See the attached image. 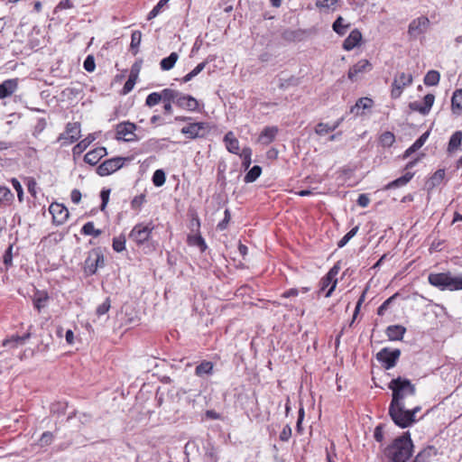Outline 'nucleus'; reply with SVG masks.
<instances>
[{
	"instance_id": "nucleus-27",
	"label": "nucleus",
	"mask_w": 462,
	"mask_h": 462,
	"mask_svg": "<svg viewBox=\"0 0 462 462\" xmlns=\"http://www.w3.org/2000/svg\"><path fill=\"white\" fill-rule=\"evenodd\" d=\"M412 177H413V173L406 172L402 177H400V178L389 182L387 185H385L383 189L387 190V189L402 187V186L406 185L412 179Z\"/></svg>"
},
{
	"instance_id": "nucleus-30",
	"label": "nucleus",
	"mask_w": 462,
	"mask_h": 462,
	"mask_svg": "<svg viewBox=\"0 0 462 462\" xmlns=\"http://www.w3.org/2000/svg\"><path fill=\"white\" fill-rule=\"evenodd\" d=\"M451 108L454 114H460L462 111V89L454 91L451 97Z\"/></svg>"
},
{
	"instance_id": "nucleus-33",
	"label": "nucleus",
	"mask_w": 462,
	"mask_h": 462,
	"mask_svg": "<svg viewBox=\"0 0 462 462\" xmlns=\"http://www.w3.org/2000/svg\"><path fill=\"white\" fill-rule=\"evenodd\" d=\"M179 59V55L177 52H171L168 57L162 59L160 62L161 69L162 70H170L171 69L177 60Z\"/></svg>"
},
{
	"instance_id": "nucleus-31",
	"label": "nucleus",
	"mask_w": 462,
	"mask_h": 462,
	"mask_svg": "<svg viewBox=\"0 0 462 462\" xmlns=\"http://www.w3.org/2000/svg\"><path fill=\"white\" fill-rule=\"evenodd\" d=\"M30 337V334L23 336H12L10 338H6L3 341L4 346L16 347L23 345L25 341Z\"/></svg>"
},
{
	"instance_id": "nucleus-8",
	"label": "nucleus",
	"mask_w": 462,
	"mask_h": 462,
	"mask_svg": "<svg viewBox=\"0 0 462 462\" xmlns=\"http://www.w3.org/2000/svg\"><path fill=\"white\" fill-rule=\"evenodd\" d=\"M430 21L427 16L421 15L413 19L408 26V36L411 40H416L419 36L426 33L430 28Z\"/></svg>"
},
{
	"instance_id": "nucleus-51",
	"label": "nucleus",
	"mask_w": 462,
	"mask_h": 462,
	"mask_svg": "<svg viewBox=\"0 0 462 462\" xmlns=\"http://www.w3.org/2000/svg\"><path fill=\"white\" fill-rule=\"evenodd\" d=\"M315 132L319 135H324L329 132H333V130L328 124L319 123L315 127Z\"/></svg>"
},
{
	"instance_id": "nucleus-19",
	"label": "nucleus",
	"mask_w": 462,
	"mask_h": 462,
	"mask_svg": "<svg viewBox=\"0 0 462 462\" xmlns=\"http://www.w3.org/2000/svg\"><path fill=\"white\" fill-rule=\"evenodd\" d=\"M362 40V33L358 29L353 30L349 35L343 42V49L345 51H351L356 47Z\"/></svg>"
},
{
	"instance_id": "nucleus-44",
	"label": "nucleus",
	"mask_w": 462,
	"mask_h": 462,
	"mask_svg": "<svg viewBox=\"0 0 462 462\" xmlns=\"http://www.w3.org/2000/svg\"><path fill=\"white\" fill-rule=\"evenodd\" d=\"M111 308V300L110 298H106L103 303L97 306L96 310V315L100 318L106 315Z\"/></svg>"
},
{
	"instance_id": "nucleus-29",
	"label": "nucleus",
	"mask_w": 462,
	"mask_h": 462,
	"mask_svg": "<svg viewBox=\"0 0 462 462\" xmlns=\"http://www.w3.org/2000/svg\"><path fill=\"white\" fill-rule=\"evenodd\" d=\"M187 242L190 246L199 247L200 252H205L208 248L204 238L199 234L188 236Z\"/></svg>"
},
{
	"instance_id": "nucleus-12",
	"label": "nucleus",
	"mask_w": 462,
	"mask_h": 462,
	"mask_svg": "<svg viewBox=\"0 0 462 462\" xmlns=\"http://www.w3.org/2000/svg\"><path fill=\"white\" fill-rule=\"evenodd\" d=\"M340 270V266L338 263H336L328 272V273L320 280V289L319 291H325L328 286L329 289L325 294V297L328 298L331 296L332 292L335 291L337 280L336 279V276L337 275L338 272Z\"/></svg>"
},
{
	"instance_id": "nucleus-1",
	"label": "nucleus",
	"mask_w": 462,
	"mask_h": 462,
	"mask_svg": "<svg viewBox=\"0 0 462 462\" xmlns=\"http://www.w3.org/2000/svg\"><path fill=\"white\" fill-rule=\"evenodd\" d=\"M388 388L393 392L389 406L391 419L400 428L405 429L411 426L416 421L415 415L421 408L417 405L412 409H406L404 399L415 395V385L409 379L398 376L389 383Z\"/></svg>"
},
{
	"instance_id": "nucleus-21",
	"label": "nucleus",
	"mask_w": 462,
	"mask_h": 462,
	"mask_svg": "<svg viewBox=\"0 0 462 462\" xmlns=\"http://www.w3.org/2000/svg\"><path fill=\"white\" fill-rule=\"evenodd\" d=\"M224 142L228 152L238 154L240 150L239 142L233 132L229 131L225 134Z\"/></svg>"
},
{
	"instance_id": "nucleus-35",
	"label": "nucleus",
	"mask_w": 462,
	"mask_h": 462,
	"mask_svg": "<svg viewBox=\"0 0 462 462\" xmlns=\"http://www.w3.org/2000/svg\"><path fill=\"white\" fill-rule=\"evenodd\" d=\"M164 98V89L162 92H152L149 94L145 99V106L152 107L158 105Z\"/></svg>"
},
{
	"instance_id": "nucleus-24",
	"label": "nucleus",
	"mask_w": 462,
	"mask_h": 462,
	"mask_svg": "<svg viewBox=\"0 0 462 462\" xmlns=\"http://www.w3.org/2000/svg\"><path fill=\"white\" fill-rule=\"evenodd\" d=\"M406 328L401 325H391L386 328V335L390 340H402Z\"/></svg>"
},
{
	"instance_id": "nucleus-5",
	"label": "nucleus",
	"mask_w": 462,
	"mask_h": 462,
	"mask_svg": "<svg viewBox=\"0 0 462 462\" xmlns=\"http://www.w3.org/2000/svg\"><path fill=\"white\" fill-rule=\"evenodd\" d=\"M154 229L152 222L136 224L129 234V239L136 245H141L147 242Z\"/></svg>"
},
{
	"instance_id": "nucleus-60",
	"label": "nucleus",
	"mask_w": 462,
	"mask_h": 462,
	"mask_svg": "<svg viewBox=\"0 0 462 462\" xmlns=\"http://www.w3.org/2000/svg\"><path fill=\"white\" fill-rule=\"evenodd\" d=\"M365 293H366V290H365L363 291V293L361 294L360 298L358 299V300L356 302V308H355V311H354V315H353L352 323L354 322L355 319L356 318L357 314L359 313L361 305H362V303L364 302V300L365 299Z\"/></svg>"
},
{
	"instance_id": "nucleus-64",
	"label": "nucleus",
	"mask_w": 462,
	"mask_h": 462,
	"mask_svg": "<svg viewBox=\"0 0 462 462\" xmlns=\"http://www.w3.org/2000/svg\"><path fill=\"white\" fill-rule=\"evenodd\" d=\"M356 202H357L358 206H360L362 208H365L369 205L370 199L368 198V196L366 194H360Z\"/></svg>"
},
{
	"instance_id": "nucleus-16",
	"label": "nucleus",
	"mask_w": 462,
	"mask_h": 462,
	"mask_svg": "<svg viewBox=\"0 0 462 462\" xmlns=\"http://www.w3.org/2000/svg\"><path fill=\"white\" fill-rule=\"evenodd\" d=\"M373 66L367 60H360L354 66H352L347 73V77L351 81H356L358 79V75L370 71Z\"/></svg>"
},
{
	"instance_id": "nucleus-32",
	"label": "nucleus",
	"mask_w": 462,
	"mask_h": 462,
	"mask_svg": "<svg viewBox=\"0 0 462 462\" xmlns=\"http://www.w3.org/2000/svg\"><path fill=\"white\" fill-rule=\"evenodd\" d=\"M462 142V131L455 132L448 142V152L449 153L454 152L458 149Z\"/></svg>"
},
{
	"instance_id": "nucleus-57",
	"label": "nucleus",
	"mask_w": 462,
	"mask_h": 462,
	"mask_svg": "<svg viewBox=\"0 0 462 462\" xmlns=\"http://www.w3.org/2000/svg\"><path fill=\"white\" fill-rule=\"evenodd\" d=\"M291 436V428L289 425H285L280 433V440L288 441Z\"/></svg>"
},
{
	"instance_id": "nucleus-45",
	"label": "nucleus",
	"mask_w": 462,
	"mask_h": 462,
	"mask_svg": "<svg viewBox=\"0 0 462 462\" xmlns=\"http://www.w3.org/2000/svg\"><path fill=\"white\" fill-rule=\"evenodd\" d=\"M165 172L162 170H156L152 175V182L154 186L161 187L165 183Z\"/></svg>"
},
{
	"instance_id": "nucleus-18",
	"label": "nucleus",
	"mask_w": 462,
	"mask_h": 462,
	"mask_svg": "<svg viewBox=\"0 0 462 462\" xmlns=\"http://www.w3.org/2000/svg\"><path fill=\"white\" fill-rule=\"evenodd\" d=\"M278 134L277 126H266L261 132L257 142L263 145H268L273 143Z\"/></svg>"
},
{
	"instance_id": "nucleus-34",
	"label": "nucleus",
	"mask_w": 462,
	"mask_h": 462,
	"mask_svg": "<svg viewBox=\"0 0 462 462\" xmlns=\"http://www.w3.org/2000/svg\"><path fill=\"white\" fill-rule=\"evenodd\" d=\"M214 365L209 361H203L196 366L195 374L198 376H203L204 374H211L213 373Z\"/></svg>"
},
{
	"instance_id": "nucleus-37",
	"label": "nucleus",
	"mask_w": 462,
	"mask_h": 462,
	"mask_svg": "<svg viewBox=\"0 0 462 462\" xmlns=\"http://www.w3.org/2000/svg\"><path fill=\"white\" fill-rule=\"evenodd\" d=\"M440 79V74L437 70H430L424 77V84L426 86H436L439 84Z\"/></svg>"
},
{
	"instance_id": "nucleus-55",
	"label": "nucleus",
	"mask_w": 462,
	"mask_h": 462,
	"mask_svg": "<svg viewBox=\"0 0 462 462\" xmlns=\"http://www.w3.org/2000/svg\"><path fill=\"white\" fill-rule=\"evenodd\" d=\"M12 185L14 187V189L16 190L17 192V197H18V199L19 201H23V187L21 185V183L16 180V179H12Z\"/></svg>"
},
{
	"instance_id": "nucleus-39",
	"label": "nucleus",
	"mask_w": 462,
	"mask_h": 462,
	"mask_svg": "<svg viewBox=\"0 0 462 462\" xmlns=\"http://www.w3.org/2000/svg\"><path fill=\"white\" fill-rule=\"evenodd\" d=\"M379 142L383 147H391L395 142V136L392 132L386 131L381 134Z\"/></svg>"
},
{
	"instance_id": "nucleus-50",
	"label": "nucleus",
	"mask_w": 462,
	"mask_h": 462,
	"mask_svg": "<svg viewBox=\"0 0 462 462\" xmlns=\"http://www.w3.org/2000/svg\"><path fill=\"white\" fill-rule=\"evenodd\" d=\"M397 293L393 294L382 303V305L377 309V314L379 316L384 315L385 311L389 308L390 303L397 297Z\"/></svg>"
},
{
	"instance_id": "nucleus-26",
	"label": "nucleus",
	"mask_w": 462,
	"mask_h": 462,
	"mask_svg": "<svg viewBox=\"0 0 462 462\" xmlns=\"http://www.w3.org/2000/svg\"><path fill=\"white\" fill-rule=\"evenodd\" d=\"M96 140L95 134H89L85 139L81 140L79 143H77L73 149V154L74 155H79L81 154L88 146L89 144Z\"/></svg>"
},
{
	"instance_id": "nucleus-49",
	"label": "nucleus",
	"mask_w": 462,
	"mask_h": 462,
	"mask_svg": "<svg viewBox=\"0 0 462 462\" xmlns=\"http://www.w3.org/2000/svg\"><path fill=\"white\" fill-rule=\"evenodd\" d=\"M435 97L433 94H427L423 98V109H425L426 115L430 111L434 104Z\"/></svg>"
},
{
	"instance_id": "nucleus-53",
	"label": "nucleus",
	"mask_w": 462,
	"mask_h": 462,
	"mask_svg": "<svg viewBox=\"0 0 462 462\" xmlns=\"http://www.w3.org/2000/svg\"><path fill=\"white\" fill-rule=\"evenodd\" d=\"M337 0H317L316 5L317 7L320 9H330L332 8L336 4Z\"/></svg>"
},
{
	"instance_id": "nucleus-38",
	"label": "nucleus",
	"mask_w": 462,
	"mask_h": 462,
	"mask_svg": "<svg viewBox=\"0 0 462 462\" xmlns=\"http://www.w3.org/2000/svg\"><path fill=\"white\" fill-rule=\"evenodd\" d=\"M262 173V168L258 165H254L245 176V182L251 183L255 181Z\"/></svg>"
},
{
	"instance_id": "nucleus-42",
	"label": "nucleus",
	"mask_w": 462,
	"mask_h": 462,
	"mask_svg": "<svg viewBox=\"0 0 462 462\" xmlns=\"http://www.w3.org/2000/svg\"><path fill=\"white\" fill-rule=\"evenodd\" d=\"M142 40V32L140 31H134L133 32L131 35V44L130 47L132 50H135L134 51V54L136 55L138 52V48L140 46Z\"/></svg>"
},
{
	"instance_id": "nucleus-14",
	"label": "nucleus",
	"mask_w": 462,
	"mask_h": 462,
	"mask_svg": "<svg viewBox=\"0 0 462 462\" xmlns=\"http://www.w3.org/2000/svg\"><path fill=\"white\" fill-rule=\"evenodd\" d=\"M80 137V124L78 122L69 123L66 130L59 136L60 141L64 144H71Z\"/></svg>"
},
{
	"instance_id": "nucleus-36",
	"label": "nucleus",
	"mask_w": 462,
	"mask_h": 462,
	"mask_svg": "<svg viewBox=\"0 0 462 462\" xmlns=\"http://www.w3.org/2000/svg\"><path fill=\"white\" fill-rule=\"evenodd\" d=\"M350 27V23H344V19L342 16H338L332 24V28L335 32L338 35H344L346 30Z\"/></svg>"
},
{
	"instance_id": "nucleus-41",
	"label": "nucleus",
	"mask_w": 462,
	"mask_h": 462,
	"mask_svg": "<svg viewBox=\"0 0 462 462\" xmlns=\"http://www.w3.org/2000/svg\"><path fill=\"white\" fill-rule=\"evenodd\" d=\"M14 199V194L5 186H0V203L10 204Z\"/></svg>"
},
{
	"instance_id": "nucleus-48",
	"label": "nucleus",
	"mask_w": 462,
	"mask_h": 462,
	"mask_svg": "<svg viewBox=\"0 0 462 462\" xmlns=\"http://www.w3.org/2000/svg\"><path fill=\"white\" fill-rule=\"evenodd\" d=\"M240 156L243 158V166L247 169L251 164L252 150L249 147H245L242 150Z\"/></svg>"
},
{
	"instance_id": "nucleus-3",
	"label": "nucleus",
	"mask_w": 462,
	"mask_h": 462,
	"mask_svg": "<svg viewBox=\"0 0 462 462\" xmlns=\"http://www.w3.org/2000/svg\"><path fill=\"white\" fill-rule=\"evenodd\" d=\"M428 282L440 291H462V273L453 275L450 272L430 273Z\"/></svg>"
},
{
	"instance_id": "nucleus-15",
	"label": "nucleus",
	"mask_w": 462,
	"mask_h": 462,
	"mask_svg": "<svg viewBox=\"0 0 462 462\" xmlns=\"http://www.w3.org/2000/svg\"><path fill=\"white\" fill-rule=\"evenodd\" d=\"M49 211L52 215L53 222L57 225L64 224L69 217L68 208L60 203L51 204Z\"/></svg>"
},
{
	"instance_id": "nucleus-9",
	"label": "nucleus",
	"mask_w": 462,
	"mask_h": 462,
	"mask_svg": "<svg viewBox=\"0 0 462 462\" xmlns=\"http://www.w3.org/2000/svg\"><path fill=\"white\" fill-rule=\"evenodd\" d=\"M401 356V350L398 348L390 349L383 347L376 354V359L382 363L385 369H391L395 366L397 360Z\"/></svg>"
},
{
	"instance_id": "nucleus-11",
	"label": "nucleus",
	"mask_w": 462,
	"mask_h": 462,
	"mask_svg": "<svg viewBox=\"0 0 462 462\" xmlns=\"http://www.w3.org/2000/svg\"><path fill=\"white\" fill-rule=\"evenodd\" d=\"M174 104L184 110L195 112L199 109V101L192 96L183 94L176 89H173Z\"/></svg>"
},
{
	"instance_id": "nucleus-40",
	"label": "nucleus",
	"mask_w": 462,
	"mask_h": 462,
	"mask_svg": "<svg viewBox=\"0 0 462 462\" xmlns=\"http://www.w3.org/2000/svg\"><path fill=\"white\" fill-rule=\"evenodd\" d=\"M81 232L82 234L86 235V236H93L95 237H97L98 236L101 235L102 231L100 229H96L95 226H94V223L93 222H88L86 223L82 228H81Z\"/></svg>"
},
{
	"instance_id": "nucleus-63",
	"label": "nucleus",
	"mask_w": 462,
	"mask_h": 462,
	"mask_svg": "<svg viewBox=\"0 0 462 462\" xmlns=\"http://www.w3.org/2000/svg\"><path fill=\"white\" fill-rule=\"evenodd\" d=\"M409 107L411 110L412 111H416V112H419L420 113L421 115H426L425 113V109H423V105L415 101V102H411L409 104Z\"/></svg>"
},
{
	"instance_id": "nucleus-2",
	"label": "nucleus",
	"mask_w": 462,
	"mask_h": 462,
	"mask_svg": "<svg viewBox=\"0 0 462 462\" xmlns=\"http://www.w3.org/2000/svg\"><path fill=\"white\" fill-rule=\"evenodd\" d=\"M413 444L409 432L394 439L393 444L386 449V455L392 462H407L411 457Z\"/></svg>"
},
{
	"instance_id": "nucleus-56",
	"label": "nucleus",
	"mask_w": 462,
	"mask_h": 462,
	"mask_svg": "<svg viewBox=\"0 0 462 462\" xmlns=\"http://www.w3.org/2000/svg\"><path fill=\"white\" fill-rule=\"evenodd\" d=\"M52 440H53V435L50 431L43 432L40 439V442H41L42 446L50 445L52 442Z\"/></svg>"
},
{
	"instance_id": "nucleus-4",
	"label": "nucleus",
	"mask_w": 462,
	"mask_h": 462,
	"mask_svg": "<svg viewBox=\"0 0 462 462\" xmlns=\"http://www.w3.org/2000/svg\"><path fill=\"white\" fill-rule=\"evenodd\" d=\"M105 264L104 255L100 248H94L88 252L84 262V273L90 276L97 273V269Z\"/></svg>"
},
{
	"instance_id": "nucleus-52",
	"label": "nucleus",
	"mask_w": 462,
	"mask_h": 462,
	"mask_svg": "<svg viewBox=\"0 0 462 462\" xmlns=\"http://www.w3.org/2000/svg\"><path fill=\"white\" fill-rule=\"evenodd\" d=\"M83 67L88 72H93L95 70L96 63H95V59L92 55H88L86 58V60H84V63H83Z\"/></svg>"
},
{
	"instance_id": "nucleus-13",
	"label": "nucleus",
	"mask_w": 462,
	"mask_h": 462,
	"mask_svg": "<svg viewBox=\"0 0 462 462\" xmlns=\"http://www.w3.org/2000/svg\"><path fill=\"white\" fill-rule=\"evenodd\" d=\"M136 125L131 122L119 123L116 127V139L123 140L125 142H134L137 140V136L134 134Z\"/></svg>"
},
{
	"instance_id": "nucleus-6",
	"label": "nucleus",
	"mask_w": 462,
	"mask_h": 462,
	"mask_svg": "<svg viewBox=\"0 0 462 462\" xmlns=\"http://www.w3.org/2000/svg\"><path fill=\"white\" fill-rule=\"evenodd\" d=\"M210 131V125L207 122L189 123L183 126L180 133L189 139L205 138Z\"/></svg>"
},
{
	"instance_id": "nucleus-62",
	"label": "nucleus",
	"mask_w": 462,
	"mask_h": 462,
	"mask_svg": "<svg viewBox=\"0 0 462 462\" xmlns=\"http://www.w3.org/2000/svg\"><path fill=\"white\" fill-rule=\"evenodd\" d=\"M74 5L70 0H61L58 5L55 7V12H58L60 10L63 9H69L72 8Z\"/></svg>"
},
{
	"instance_id": "nucleus-22",
	"label": "nucleus",
	"mask_w": 462,
	"mask_h": 462,
	"mask_svg": "<svg viewBox=\"0 0 462 462\" xmlns=\"http://www.w3.org/2000/svg\"><path fill=\"white\" fill-rule=\"evenodd\" d=\"M49 300V295L44 291H36L32 296L34 308L40 312L42 309L46 307Z\"/></svg>"
},
{
	"instance_id": "nucleus-10",
	"label": "nucleus",
	"mask_w": 462,
	"mask_h": 462,
	"mask_svg": "<svg viewBox=\"0 0 462 462\" xmlns=\"http://www.w3.org/2000/svg\"><path fill=\"white\" fill-rule=\"evenodd\" d=\"M411 74L404 72L398 73L392 83L391 97L392 98H398L401 97L403 89L412 84Z\"/></svg>"
},
{
	"instance_id": "nucleus-46",
	"label": "nucleus",
	"mask_w": 462,
	"mask_h": 462,
	"mask_svg": "<svg viewBox=\"0 0 462 462\" xmlns=\"http://www.w3.org/2000/svg\"><path fill=\"white\" fill-rule=\"evenodd\" d=\"M3 263L7 271L13 264V245H9L3 255Z\"/></svg>"
},
{
	"instance_id": "nucleus-54",
	"label": "nucleus",
	"mask_w": 462,
	"mask_h": 462,
	"mask_svg": "<svg viewBox=\"0 0 462 462\" xmlns=\"http://www.w3.org/2000/svg\"><path fill=\"white\" fill-rule=\"evenodd\" d=\"M109 195H110V189H102L101 192H100V198H101V200H102V203H101V206H100V210H105L107 203H108V200H109Z\"/></svg>"
},
{
	"instance_id": "nucleus-59",
	"label": "nucleus",
	"mask_w": 462,
	"mask_h": 462,
	"mask_svg": "<svg viewBox=\"0 0 462 462\" xmlns=\"http://www.w3.org/2000/svg\"><path fill=\"white\" fill-rule=\"evenodd\" d=\"M231 216L228 209L225 210V217L224 219L217 224V228L219 230H225L227 226L228 222L230 221Z\"/></svg>"
},
{
	"instance_id": "nucleus-58",
	"label": "nucleus",
	"mask_w": 462,
	"mask_h": 462,
	"mask_svg": "<svg viewBox=\"0 0 462 462\" xmlns=\"http://www.w3.org/2000/svg\"><path fill=\"white\" fill-rule=\"evenodd\" d=\"M144 200H145V196L143 194H141V195L134 198V199L131 202V206L133 208L138 209L141 208V206L143 205Z\"/></svg>"
},
{
	"instance_id": "nucleus-43",
	"label": "nucleus",
	"mask_w": 462,
	"mask_h": 462,
	"mask_svg": "<svg viewBox=\"0 0 462 462\" xmlns=\"http://www.w3.org/2000/svg\"><path fill=\"white\" fill-rule=\"evenodd\" d=\"M359 229V226H356L355 227H353L351 230H349L337 243V246L339 248H342L344 247L348 242L349 240L354 237L357 231Z\"/></svg>"
},
{
	"instance_id": "nucleus-20",
	"label": "nucleus",
	"mask_w": 462,
	"mask_h": 462,
	"mask_svg": "<svg viewBox=\"0 0 462 462\" xmlns=\"http://www.w3.org/2000/svg\"><path fill=\"white\" fill-rule=\"evenodd\" d=\"M106 154L107 152L105 147H97L87 152L84 161L90 165H96Z\"/></svg>"
},
{
	"instance_id": "nucleus-23",
	"label": "nucleus",
	"mask_w": 462,
	"mask_h": 462,
	"mask_svg": "<svg viewBox=\"0 0 462 462\" xmlns=\"http://www.w3.org/2000/svg\"><path fill=\"white\" fill-rule=\"evenodd\" d=\"M373 105L374 101L370 97H360L356 102V105L350 108V113L355 114L356 116H359L361 115V109L365 110L371 108Z\"/></svg>"
},
{
	"instance_id": "nucleus-25",
	"label": "nucleus",
	"mask_w": 462,
	"mask_h": 462,
	"mask_svg": "<svg viewBox=\"0 0 462 462\" xmlns=\"http://www.w3.org/2000/svg\"><path fill=\"white\" fill-rule=\"evenodd\" d=\"M436 455L437 449L433 446H429L417 454L413 462H430Z\"/></svg>"
},
{
	"instance_id": "nucleus-28",
	"label": "nucleus",
	"mask_w": 462,
	"mask_h": 462,
	"mask_svg": "<svg viewBox=\"0 0 462 462\" xmlns=\"http://www.w3.org/2000/svg\"><path fill=\"white\" fill-rule=\"evenodd\" d=\"M174 95L172 88H164V98L163 102V110L167 115H171L172 113V103L174 104Z\"/></svg>"
},
{
	"instance_id": "nucleus-61",
	"label": "nucleus",
	"mask_w": 462,
	"mask_h": 462,
	"mask_svg": "<svg viewBox=\"0 0 462 462\" xmlns=\"http://www.w3.org/2000/svg\"><path fill=\"white\" fill-rule=\"evenodd\" d=\"M365 293H366V290H365L363 291V293L361 294L360 298L358 299V300L356 302V308H355V311H354V315H353L352 323L354 322L355 319L356 318L357 314L359 313L361 305H362V303L364 302V300L365 299Z\"/></svg>"
},
{
	"instance_id": "nucleus-47",
	"label": "nucleus",
	"mask_w": 462,
	"mask_h": 462,
	"mask_svg": "<svg viewBox=\"0 0 462 462\" xmlns=\"http://www.w3.org/2000/svg\"><path fill=\"white\" fill-rule=\"evenodd\" d=\"M113 249L116 252H122L125 249V237L124 236H120L118 237H115L113 239Z\"/></svg>"
},
{
	"instance_id": "nucleus-7",
	"label": "nucleus",
	"mask_w": 462,
	"mask_h": 462,
	"mask_svg": "<svg viewBox=\"0 0 462 462\" xmlns=\"http://www.w3.org/2000/svg\"><path fill=\"white\" fill-rule=\"evenodd\" d=\"M131 158L129 157H120L116 156L111 159H107L104 161L97 168V173L99 176H108L116 171L120 170L125 162H130Z\"/></svg>"
},
{
	"instance_id": "nucleus-17",
	"label": "nucleus",
	"mask_w": 462,
	"mask_h": 462,
	"mask_svg": "<svg viewBox=\"0 0 462 462\" xmlns=\"http://www.w3.org/2000/svg\"><path fill=\"white\" fill-rule=\"evenodd\" d=\"M18 88V79H10L0 84V99L12 96Z\"/></svg>"
}]
</instances>
